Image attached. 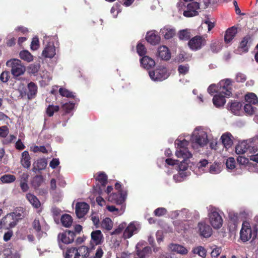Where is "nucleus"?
I'll return each instance as SVG.
<instances>
[{"label":"nucleus","mask_w":258,"mask_h":258,"mask_svg":"<svg viewBox=\"0 0 258 258\" xmlns=\"http://www.w3.org/2000/svg\"><path fill=\"white\" fill-rule=\"evenodd\" d=\"M188 142L185 139L181 140L177 139L175 141V145L176 148L175 155L178 158L182 159L179 165L180 171H185L188 167L187 160L192 157V154L188 151L187 146Z\"/></svg>","instance_id":"obj_1"},{"label":"nucleus","mask_w":258,"mask_h":258,"mask_svg":"<svg viewBox=\"0 0 258 258\" xmlns=\"http://www.w3.org/2000/svg\"><path fill=\"white\" fill-rule=\"evenodd\" d=\"M209 129L201 126L196 127L194 131L191 141L193 148L197 149L198 147H203L209 141Z\"/></svg>","instance_id":"obj_2"},{"label":"nucleus","mask_w":258,"mask_h":258,"mask_svg":"<svg viewBox=\"0 0 258 258\" xmlns=\"http://www.w3.org/2000/svg\"><path fill=\"white\" fill-rule=\"evenodd\" d=\"M179 10H183V15L186 17H191L198 15V10L200 9V5L198 2H191L185 6L184 4L180 2L177 4Z\"/></svg>","instance_id":"obj_3"},{"label":"nucleus","mask_w":258,"mask_h":258,"mask_svg":"<svg viewBox=\"0 0 258 258\" xmlns=\"http://www.w3.org/2000/svg\"><path fill=\"white\" fill-rule=\"evenodd\" d=\"M208 218L209 222L214 229H218L222 227L223 220L218 209L210 207L209 209Z\"/></svg>","instance_id":"obj_4"},{"label":"nucleus","mask_w":258,"mask_h":258,"mask_svg":"<svg viewBox=\"0 0 258 258\" xmlns=\"http://www.w3.org/2000/svg\"><path fill=\"white\" fill-rule=\"evenodd\" d=\"M257 232V229L255 228H251L249 223L243 222L240 232V239L243 242L247 241L251 238L254 239L256 236Z\"/></svg>","instance_id":"obj_5"},{"label":"nucleus","mask_w":258,"mask_h":258,"mask_svg":"<svg viewBox=\"0 0 258 258\" xmlns=\"http://www.w3.org/2000/svg\"><path fill=\"white\" fill-rule=\"evenodd\" d=\"M6 66L11 68V73L15 77L23 75L26 71L25 67L20 59L13 58L6 62Z\"/></svg>","instance_id":"obj_6"},{"label":"nucleus","mask_w":258,"mask_h":258,"mask_svg":"<svg viewBox=\"0 0 258 258\" xmlns=\"http://www.w3.org/2000/svg\"><path fill=\"white\" fill-rule=\"evenodd\" d=\"M207 43L205 35H197L190 39L188 42V46L193 51L201 49Z\"/></svg>","instance_id":"obj_7"},{"label":"nucleus","mask_w":258,"mask_h":258,"mask_svg":"<svg viewBox=\"0 0 258 258\" xmlns=\"http://www.w3.org/2000/svg\"><path fill=\"white\" fill-rule=\"evenodd\" d=\"M149 74L150 78L154 81H162L169 76L167 69L164 67H160L153 71H150Z\"/></svg>","instance_id":"obj_8"},{"label":"nucleus","mask_w":258,"mask_h":258,"mask_svg":"<svg viewBox=\"0 0 258 258\" xmlns=\"http://www.w3.org/2000/svg\"><path fill=\"white\" fill-rule=\"evenodd\" d=\"M50 38L45 36L43 38V43H47L42 51V54L45 58H52L55 55V48L53 43L49 42Z\"/></svg>","instance_id":"obj_9"},{"label":"nucleus","mask_w":258,"mask_h":258,"mask_svg":"<svg viewBox=\"0 0 258 258\" xmlns=\"http://www.w3.org/2000/svg\"><path fill=\"white\" fill-rule=\"evenodd\" d=\"M140 225L137 222H131L126 226L123 232L122 237L124 239L130 238L135 234L137 233L140 229Z\"/></svg>","instance_id":"obj_10"},{"label":"nucleus","mask_w":258,"mask_h":258,"mask_svg":"<svg viewBox=\"0 0 258 258\" xmlns=\"http://www.w3.org/2000/svg\"><path fill=\"white\" fill-rule=\"evenodd\" d=\"M218 92L225 96H230L232 94L231 81L230 79L221 81L218 84Z\"/></svg>","instance_id":"obj_11"},{"label":"nucleus","mask_w":258,"mask_h":258,"mask_svg":"<svg viewBox=\"0 0 258 258\" xmlns=\"http://www.w3.org/2000/svg\"><path fill=\"white\" fill-rule=\"evenodd\" d=\"M126 195V191H119L108 196V200L117 205H121L124 202Z\"/></svg>","instance_id":"obj_12"},{"label":"nucleus","mask_w":258,"mask_h":258,"mask_svg":"<svg viewBox=\"0 0 258 258\" xmlns=\"http://www.w3.org/2000/svg\"><path fill=\"white\" fill-rule=\"evenodd\" d=\"M198 231L201 236L205 238L210 237L212 234V229L211 227L204 221L198 223Z\"/></svg>","instance_id":"obj_13"},{"label":"nucleus","mask_w":258,"mask_h":258,"mask_svg":"<svg viewBox=\"0 0 258 258\" xmlns=\"http://www.w3.org/2000/svg\"><path fill=\"white\" fill-rule=\"evenodd\" d=\"M18 218L15 213L7 214L6 216L3 218L4 226L7 228L14 227L17 224Z\"/></svg>","instance_id":"obj_14"},{"label":"nucleus","mask_w":258,"mask_h":258,"mask_svg":"<svg viewBox=\"0 0 258 258\" xmlns=\"http://www.w3.org/2000/svg\"><path fill=\"white\" fill-rule=\"evenodd\" d=\"M0 256L2 258H20L19 254L9 246H4L1 248Z\"/></svg>","instance_id":"obj_15"},{"label":"nucleus","mask_w":258,"mask_h":258,"mask_svg":"<svg viewBox=\"0 0 258 258\" xmlns=\"http://www.w3.org/2000/svg\"><path fill=\"white\" fill-rule=\"evenodd\" d=\"M75 236V234L74 232L67 231L59 234L57 238L59 243L61 242L64 244H70L74 241Z\"/></svg>","instance_id":"obj_16"},{"label":"nucleus","mask_w":258,"mask_h":258,"mask_svg":"<svg viewBox=\"0 0 258 258\" xmlns=\"http://www.w3.org/2000/svg\"><path fill=\"white\" fill-rule=\"evenodd\" d=\"M89 206L86 203H77L76 205L75 212L79 218L83 217L88 212Z\"/></svg>","instance_id":"obj_17"},{"label":"nucleus","mask_w":258,"mask_h":258,"mask_svg":"<svg viewBox=\"0 0 258 258\" xmlns=\"http://www.w3.org/2000/svg\"><path fill=\"white\" fill-rule=\"evenodd\" d=\"M91 237L92 242L96 245L101 244L104 241L103 235L99 230L92 231Z\"/></svg>","instance_id":"obj_18"},{"label":"nucleus","mask_w":258,"mask_h":258,"mask_svg":"<svg viewBox=\"0 0 258 258\" xmlns=\"http://www.w3.org/2000/svg\"><path fill=\"white\" fill-rule=\"evenodd\" d=\"M47 165V162L45 159L42 158L35 161L33 164L32 171L36 173L38 171L44 169Z\"/></svg>","instance_id":"obj_19"},{"label":"nucleus","mask_w":258,"mask_h":258,"mask_svg":"<svg viewBox=\"0 0 258 258\" xmlns=\"http://www.w3.org/2000/svg\"><path fill=\"white\" fill-rule=\"evenodd\" d=\"M161 33L166 39H169L175 35L176 30L170 26H165L161 30Z\"/></svg>","instance_id":"obj_20"},{"label":"nucleus","mask_w":258,"mask_h":258,"mask_svg":"<svg viewBox=\"0 0 258 258\" xmlns=\"http://www.w3.org/2000/svg\"><path fill=\"white\" fill-rule=\"evenodd\" d=\"M159 56L162 59L168 60L171 57V54L168 48L165 46L159 47L158 50Z\"/></svg>","instance_id":"obj_21"},{"label":"nucleus","mask_w":258,"mask_h":258,"mask_svg":"<svg viewBox=\"0 0 258 258\" xmlns=\"http://www.w3.org/2000/svg\"><path fill=\"white\" fill-rule=\"evenodd\" d=\"M225 97L224 95H223L222 94H220V93L215 95L213 98L214 105L217 107L223 106L226 102Z\"/></svg>","instance_id":"obj_22"},{"label":"nucleus","mask_w":258,"mask_h":258,"mask_svg":"<svg viewBox=\"0 0 258 258\" xmlns=\"http://www.w3.org/2000/svg\"><path fill=\"white\" fill-rule=\"evenodd\" d=\"M28 91L27 95L29 99L34 98L37 93V86L33 82H30L28 84Z\"/></svg>","instance_id":"obj_23"},{"label":"nucleus","mask_w":258,"mask_h":258,"mask_svg":"<svg viewBox=\"0 0 258 258\" xmlns=\"http://www.w3.org/2000/svg\"><path fill=\"white\" fill-rule=\"evenodd\" d=\"M147 41L152 44L155 45L160 41V37L156 34L155 31L148 32L146 35Z\"/></svg>","instance_id":"obj_24"},{"label":"nucleus","mask_w":258,"mask_h":258,"mask_svg":"<svg viewBox=\"0 0 258 258\" xmlns=\"http://www.w3.org/2000/svg\"><path fill=\"white\" fill-rule=\"evenodd\" d=\"M237 32V29L234 27L227 29L224 36L225 42L227 43H229L233 39Z\"/></svg>","instance_id":"obj_25"},{"label":"nucleus","mask_w":258,"mask_h":258,"mask_svg":"<svg viewBox=\"0 0 258 258\" xmlns=\"http://www.w3.org/2000/svg\"><path fill=\"white\" fill-rule=\"evenodd\" d=\"M140 61L142 66L147 69L153 67L155 64V61L148 56H144Z\"/></svg>","instance_id":"obj_26"},{"label":"nucleus","mask_w":258,"mask_h":258,"mask_svg":"<svg viewBox=\"0 0 258 258\" xmlns=\"http://www.w3.org/2000/svg\"><path fill=\"white\" fill-rule=\"evenodd\" d=\"M21 163L24 168H29L30 167V156L28 151H25L22 153Z\"/></svg>","instance_id":"obj_27"},{"label":"nucleus","mask_w":258,"mask_h":258,"mask_svg":"<svg viewBox=\"0 0 258 258\" xmlns=\"http://www.w3.org/2000/svg\"><path fill=\"white\" fill-rule=\"evenodd\" d=\"M170 247L172 251H175L182 255L186 254L188 252V250L186 248L182 245L177 244H172L170 245Z\"/></svg>","instance_id":"obj_28"},{"label":"nucleus","mask_w":258,"mask_h":258,"mask_svg":"<svg viewBox=\"0 0 258 258\" xmlns=\"http://www.w3.org/2000/svg\"><path fill=\"white\" fill-rule=\"evenodd\" d=\"M26 199L35 208L40 207L41 204L38 198L34 195L28 193L26 196Z\"/></svg>","instance_id":"obj_29"},{"label":"nucleus","mask_w":258,"mask_h":258,"mask_svg":"<svg viewBox=\"0 0 258 258\" xmlns=\"http://www.w3.org/2000/svg\"><path fill=\"white\" fill-rule=\"evenodd\" d=\"M232 135L229 133L224 134L221 137L222 143L224 146L228 149L232 144Z\"/></svg>","instance_id":"obj_30"},{"label":"nucleus","mask_w":258,"mask_h":258,"mask_svg":"<svg viewBox=\"0 0 258 258\" xmlns=\"http://www.w3.org/2000/svg\"><path fill=\"white\" fill-rule=\"evenodd\" d=\"M249 146L247 141L239 142L235 147V152L237 154H243L247 150Z\"/></svg>","instance_id":"obj_31"},{"label":"nucleus","mask_w":258,"mask_h":258,"mask_svg":"<svg viewBox=\"0 0 258 258\" xmlns=\"http://www.w3.org/2000/svg\"><path fill=\"white\" fill-rule=\"evenodd\" d=\"M78 258H87L89 255V249L86 246L77 248Z\"/></svg>","instance_id":"obj_32"},{"label":"nucleus","mask_w":258,"mask_h":258,"mask_svg":"<svg viewBox=\"0 0 258 258\" xmlns=\"http://www.w3.org/2000/svg\"><path fill=\"white\" fill-rule=\"evenodd\" d=\"M246 103L251 105L258 104V98L253 93H248L245 96Z\"/></svg>","instance_id":"obj_33"},{"label":"nucleus","mask_w":258,"mask_h":258,"mask_svg":"<svg viewBox=\"0 0 258 258\" xmlns=\"http://www.w3.org/2000/svg\"><path fill=\"white\" fill-rule=\"evenodd\" d=\"M19 55L22 59L28 62H31L34 59L33 55L28 50H25L20 51Z\"/></svg>","instance_id":"obj_34"},{"label":"nucleus","mask_w":258,"mask_h":258,"mask_svg":"<svg viewBox=\"0 0 258 258\" xmlns=\"http://www.w3.org/2000/svg\"><path fill=\"white\" fill-rule=\"evenodd\" d=\"M113 225V223L109 218H104L101 222V228L106 230H110Z\"/></svg>","instance_id":"obj_35"},{"label":"nucleus","mask_w":258,"mask_h":258,"mask_svg":"<svg viewBox=\"0 0 258 258\" xmlns=\"http://www.w3.org/2000/svg\"><path fill=\"white\" fill-rule=\"evenodd\" d=\"M222 170V166L218 163H214L211 164L209 168V172L213 174L220 173Z\"/></svg>","instance_id":"obj_36"},{"label":"nucleus","mask_w":258,"mask_h":258,"mask_svg":"<svg viewBox=\"0 0 258 258\" xmlns=\"http://www.w3.org/2000/svg\"><path fill=\"white\" fill-rule=\"evenodd\" d=\"M106 208L109 212L114 213L115 215H121L124 212L125 206L122 205L119 209L115 208L114 206H108Z\"/></svg>","instance_id":"obj_37"},{"label":"nucleus","mask_w":258,"mask_h":258,"mask_svg":"<svg viewBox=\"0 0 258 258\" xmlns=\"http://www.w3.org/2000/svg\"><path fill=\"white\" fill-rule=\"evenodd\" d=\"M61 222L64 227H69L72 225L73 219L70 215L65 214L61 216Z\"/></svg>","instance_id":"obj_38"},{"label":"nucleus","mask_w":258,"mask_h":258,"mask_svg":"<svg viewBox=\"0 0 258 258\" xmlns=\"http://www.w3.org/2000/svg\"><path fill=\"white\" fill-rule=\"evenodd\" d=\"M95 179L102 185H105L107 182V176L104 172H99L95 176Z\"/></svg>","instance_id":"obj_39"},{"label":"nucleus","mask_w":258,"mask_h":258,"mask_svg":"<svg viewBox=\"0 0 258 258\" xmlns=\"http://www.w3.org/2000/svg\"><path fill=\"white\" fill-rule=\"evenodd\" d=\"M192 252L195 254H198L199 256L203 258L205 257L207 255V251L206 249L202 246H199L193 248Z\"/></svg>","instance_id":"obj_40"},{"label":"nucleus","mask_w":258,"mask_h":258,"mask_svg":"<svg viewBox=\"0 0 258 258\" xmlns=\"http://www.w3.org/2000/svg\"><path fill=\"white\" fill-rule=\"evenodd\" d=\"M242 104L237 101H234L231 103L230 109L234 114H238L239 111L241 109Z\"/></svg>","instance_id":"obj_41"},{"label":"nucleus","mask_w":258,"mask_h":258,"mask_svg":"<svg viewBox=\"0 0 258 258\" xmlns=\"http://www.w3.org/2000/svg\"><path fill=\"white\" fill-rule=\"evenodd\" d=\"M64 257L65 258H78L77 248H68L64 254Z\"/></svg>","instance_id":"obj_42"},{"label":"nucleus","mask_w":258,"mask_h":258,"mask_svg":"<svg viewBox=\"0 0 258 258\" xmlns=\"http://www.w3.org/2000/svg\"><path fill=\"white\" fill-rule=\"evenodd\" d=\"M0 179L3 183H10L14 182L16 178L12 174H5L1 177Z\"/></svg>","instance_id":"obj_43"},{"label":"nucleus","mask_w":258,"mask_h":258,"mask_svg":"<svg viewBox=\"0 0 258 258\" xmlns=\"http://www.w3.org/2000/svg\"><path fill=\"white\" fill-rule=\"evenodd\" d=\"M178 35L179 39L186 40L190 37V32L188 29L181 30L178 32Z\"/></svg>","instance_id":"obj_44"},{"label":"nucleus","mask_w":258,"mask_h":258,"mask_svg":"<svg viewBox=\"0 0 258 258\" xmlns=\"http://www.w3.org/2000/svg\"><path fill=\"white\" fill-rule=\"evenodd\" d=\"M250 40V37L246 36L243 38V40L241 41L239 45V49H241L242 52H247L248 51L247 44Z\"/></svg>","instance_id":"obj_45"},{"label":"nucleus","mask_w":258,"mask_h":258,"mask_svg":"<svg viewBox=\"0 0 258 258\" xmlns=\"http://www.w3.org/2000/svg\"><path fill=\"white\" fill-rule=\"evenodd\" d=\"M222 47V43L218 40L212 41L210 45L211 49L213 52H218L221 49Z\"/></svg>","instance_id":"obj_46"},{"label":"nucleus","mask_w":258,"mask_h":258,"mask_svg":"<svg viewBox=\"0 0 258 258\" xmlns=\"http://www.w3.org/2000/svg\"><path fill=\"white\" fill-rule=\"evenodd\" d=\"M43 181V178L41 175H36L33 178L32 184L35 188H37L40 186Z\"/></svg>","instance_id":"obj_47"},{"label":"nucleus","mask_w":258,"mask_h":258,"mask_svg":"<svg viewBox=\"0 0 258 258\" xmlns=\"http://www.w3.org/2000/svg\"><path fill=\"white\" fill-rule=\"evenodd\" d=\"M59 107L58 106H54L49 105L46 109V113L49 116H52L55 112L59 110Z\"/></svg>","instance_id":"obj_48"},{"label":"nucleus","mask_w":258,"mask_h":258,"mask_svg":"<svg viewBox=\"0 0 258 258\" xmlns=\"http://www.w3.org/2000/svg\"><path fill=\"white\" fill-rule=\"evenodd\" d=\"M59 92L62 96L68 98H73L74 97L72 92L64 88H59Z\"/></svg>","instance_id":"obj_49"},{"label":"nucleus","mask_w":258,"mask_h":258,"mask_svg":"<svg viewBox=\"0 0 258 258\" xmlns=\"http://www.w3.org/2000/svg\"><path fill=\"white\" fill-rule=\"evenodd\" d=\"M244 110L248 115H252L255 112V108L251 104L246 103L244 106Z\"/></svg>","instance_id":"obj_50"},{"label":"nucleus","mask_w":258,"mask_h":258,"mask_svg":"<svg viewBox=\"0 0 258 258\" xmlns=\"http://www.w3.org/2000/svg\"><path fill=\"white\" fill-rule=\"evenodd\" d=\"M31 150L34 152H40L43 153H47V151L44 146H33L31 147Z\"/></svg>","instance_id":"obj_51"},{"label":"nucleus","mask_w":258,"mask_h":258,"mask_svg":"<svg viewBox=\"0 0 258 258\" xmlns=\"http://www.w3.org/2000/svg\"><path fill=\"white\" fill-rule=\"evenodd\" d=\"M126 223L125 222H122L120 224L117 228H116L112 233V234H119L121 233L123 230H124L126 227Z\"/></svg>","instance_id":"obj_52"},{"label":"nucleus","mask_w":258,"mask_h":258,"mask_svg":"<svg viewBox=\"0 0 258 258\" xmlns=\"http://www.w3.org/2000/svg\"><path fill=\"white\" fill-rule=\"evenodd\" d=\"M39 47V41L37 37H34L31 43V49L32 50H36Z\"/></svg>","instance_id":"obj_53"},{"label":"nucleus","mask_w":258,"mask_h":258,"mask_svg":"<svg viewBox=\"0 0 258 258\" xmlns=\"http://www.w3.org/2000/svg\"><path fill=\"white\" fill-rule=\"evenodd\" d=\"M226 165L228 169L232 170L235 167V161L233 158L230 157L227 159Z\"/></svg>","instance_id":"obj_54"},{"label":"nucleus","mask_w":258,"mask_h":258,"mask_svg":"<svg viewBox=\"0 0 258 258\" xmlns=\"http://www.w3.org/2000/svg\"><path fill=\"white\" fill-rule=\"evenodd\" d=\"M214 23L211 21L209 18L204 20V22L202 24V26L203 27H207L208 28V31H210L214 27Z\"/></svg>","instance_id":"obj_55"},{"label":"nucleus","mask_w":258,"mask_h":258,"mask_svg":"<svg viewBox=\"0 0 258 258\" xmlns=\"http://www.w3.org/2000/svg\"><path fill=\"white\" fill-rule=\"evenodd\" d=\"M75 104L72 102L66 103L62 106V108L66 113L70 112L74 107Z\"/></svg>","instance_id":"obj_56"},{"label":"nucleus","mask_w":258,"mask_h":258,"mask_svg":"<svg viewBox=\"0 0 258 258\" xmlns=\"http://www.w3.org/2000/svg\"><path fill=\"white\" fill-rule=\"evenodd\" d=\"M40 68V65L39 64H31L28 67V71L29 73L35 74L39 70Z\"/></svg>","instance_id":"obj_57"},{"label":"nucleus","mask_w":258,"mask_h":258,"mask_svg":"<svg viewBox=\"0 0 258 258\" xmlns=\"http://www.w3.org/2000/svg\"><path fill=\"white\" fill-rule=\"evenodd\" d=\"M137 50L138 53L140 55L142 56L146 53V49L145 47L142 44H138L137 46Z\"/></svg>","instance_id":"obj_58"},{"label":"nucleus","mask_w":258,"mask_h":258,"mask_svg":"<svg viewBox=\"0 0 258 258\" xmlns=\"http://www.w3.org/2000/svg\"><path fill=\"white\" fill-rule=\"evenodd\" d=\"M10 78V73L8 71L3 72L0 75V80L3 83L7 82Z\"/></svg>","instance_id":"obj_59"},{"label":"nucleus","mask_w":258,"mask_h":258,"mask_svg":"<svg viewBox=\"0 0 258 258\" xmlns=\"http://www.w3.org/2000/svg\"><path fill=\"white\" fill-rule=\"evenodd\" d=\"M237 162L242 165H249L248 159L243 156H239L237 158Z\"/></svg>","instance_id":"obj_60"},{"label":"nucleus","mask_w":258,"mask_h":258,"mask_svg":"<svg viewBox=\"0 0 258 258\" xmlns=\"http://www.w3.org/2000/svg\"><path fill=\"white\" fill-rule=\"evenodd\" d=\"M33 228L38 232V236L40 235L41 225L38 219H35L33 223Z\"/></svg>","instance_id":"obj_61"},{"label":"nucleus","mask_w":258,"mask_h":258,"mask_svg":"<svg viewBox=\"0 0 258 258\" xmlns=\"http://www.w3.org/2000/svg\"><path fill=\"white\" fill-rule=\"evenodd\" d=\"M9 128L7 126L0 127V137H6L9 134Z\"/></svg>","instance_id":"obj_62"},{"label":"nucleus","mask_w":258,"mask_h":258,"mask_svg":"<svg viewBox=\"0 0 258 258\" xmlns=\"http://www.w3.org/2000/svg\"><path fill=\"white\" fill-rule=\"evenodd\" d=\"M189 70V67L188 65H180L178 67V71L180 74L185 75Z\"/></svg>","instance_id":"obj_63"},{"label":"nucleus","mask_w":258,"mask_h":258,"mask_svg":"<svg viewBox=\"0 0 258 258\" xmlns=\"http://www.w3.org/2000/svg\"><path fill=\"white\" fill-rule=\"evenodd\" d=\"M103 254V251L101 247H98L95 253V255L90 258H101Z\"/></svg>","instance_id":"obj_64"}]
</instances>
